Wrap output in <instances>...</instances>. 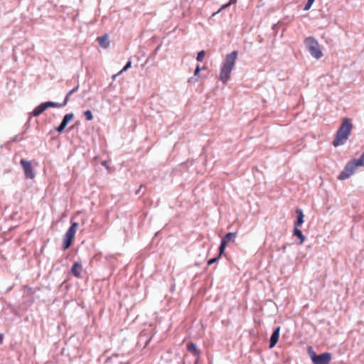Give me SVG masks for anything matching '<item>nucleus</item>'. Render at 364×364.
Segmentation results:
<instances>
[{
  "label": "nucleus",
  "instance_id": "obj_1",
  "mask_svg": "<svg viewBox=\"0 0 364 364\" xmlns=\"http://www.w3.org/2000/svg\"><path fill=\"white\" fill-rule=\"evenodd\" d=\"M237 51L234 50L226 55L224 61L222 63L220 80L225 84L230 79L232 70L235 65L237 58Z\"/></svg>",
  "mask_w": 364,
  "mask_h": 364
},
{
  "label": "nucleus",
  "instance_id": "obj_2",
  "mask_svg": "<svg viewBox=\"0 0 364 364\" xmlns=\"http://www.w3.org/2000/svg\"><path fill=\"white\" fill-rule=\"evenodd\" d=\"M353 129L352 120L350 118L343 119L333 141L334 146L344 144L348 140Z\"/></svg>",
  "mask_w": 364,
  "mask_h": 364
},
{
  "label": "nucleus",
  "instance_id": "obj_3",
  "mask_svg": "<svg viewBox=\"0 0 364 364\" xmlns=\"http://www.w3.org/2000/svg\"><path fill=\"white\" fill-rule=\"evenodd\" d=\"M362 166H364V152L359 159H353L347 164L344 169L339 174L338 179L345 180L348 178L352 174H353L358 167Z\"/></svg>",
  "mask_w": 364,
  "mask_h": 364
},
{
  "label": "nucleus",
  "instance_id": "obj_4",
  "mask_svg": "<svg viewBox=\"0 0 364 364\" xmlns=\"http://www.w3.org/2000/svg\"><path fill=\"white\" fill-rule=\"evenodd\" d=\"M304 44L311 55L316 59L323 56L318 41L314 37H308L304 40Z\"/></svg>",
  "mask_w": 364,
  "mask_h": 364
},
{
  "label": "nucleus",
  "instance_id": "obj_5",
  "mask_svg": "<svg viewBox=\"0 0 364 364\" xmlns=\"http://www.w3.org/2000/svg\"><path fill=\"white\" fill-rule=\"evenodd\" d=\"M77 226V223H73L71 226L67 230L63 239V247L64 250L68 249L71 245L73 239L75 235Z\"/></svg>",
  "mask_w": 364,
  "mask_h": 364
},
{
  "label": "nucleus",
  "instance_id": "obj_6",
  "mask_svg": "<svg viewBox=\"0 0 364 364\" xmlns=\"http://www.w3.org/2000/svg\"><path fill=\"white\" fill-rule=\"evenodd\" d=\"M309 353L314 364H329L331 360V355L329 353L316 355L311 349Z\"/></svg>",
  "mask_w": 364,
  "mask_h": 364
},
{
  "label": "nucleus",
  "instance_id": "obj_7",
  "mask_svg": "<svg viewBox=\"0 0 364 364\" xmlns=\"http://www.w3.org/2000/svg\"><path fill=\"white\" fill-rule=\"evenodd\" d=\"M235 238L236 233L235 232H228L223 237L219 247V256H221L224 253L227 245L231 242H233Z\"/></svg>",
  "mask_w": 364,
  "mask_h": 364
},
{
  "label": "nucleus",
  "instance_id": "obj_8",
  "mask_svg": "<svg viewBox=\"0 0 364 364\" xmlns=\"http://www.w3.org/2000/svg\"><path fill=\"white\" fill-rule=\"evenodd\" d=\"M20 164L23 169L24 175L26 178L33 179L35 177L31 162L25 159H21Z\"/></svg>",
  "mask_w": 364,
  "mask_h": 364
},
{
  "label": "nucleus",
  "instance_id": "obj_9",
  "mask_svg": "<svg viewBox=\"0 0 364 364\" xmlns=\"http://www.w3.org/2000/svg\"><path fill=\"white\" fill-rule=\"evenodd\" d=\"M73 117L74 114L73 113L66 114L63 117V119L60 125L55 128V130L60 133L62 132L65 129L69 122L73 119Z\"/></svg>",
  "mask_w": 364,
  "mask_h": 364
},
{
  "label": "nucleus",
  "instance_id": "obj_10",
  "mask_svg": "<svg viewBox=\"0 0 364 364\" xmlns=\"http://www.w3.org/2000/svg\"><path fill=\"white\" fill-rule=\"evenodd\" d=\"M280 328L277 327L275 328L270 337L269 348H273L277 343L279 337Z\"/></svg>",
  "mask_w": 364,
  "mask_h": 364
},
{
  "label": "nucleus",
  "instance_id": "obj_11",
  "mask_svg": "<svg viewBox=\"0 0 364 364\" xmlns=\"http://www.w3.org/2000/svg\"><path fill=\"white\" fill-rule=\"evenodd\" d=\"M296 212V214H297V220L294 223V227L299 228V226H301L304 223V213H303L301 209H297Z\"/></svg>",
  "mask_w": 364,
  "mask_h": 364
},
{
  "label": "nucleus",
  "instance_id": "obj_12",
  "mask_svg": "<svg viewBox=\"0 0 364 364\" xmlns=\"http://www.w3.org/2000/svg\"><path fill=\"white\" fill-rule=\"evenodd\" d=\"M46 109L44 102L39 105L36 107L33 111L31 113V115L37 117L39 116L41 113H43Z\"/></svg>",
  "mask_w": 364,
  "mask_h": 364
},
{
  "label": "nucleus",
  "instance_id": "obj_13",
  "mask_svg": "<svg viewBox=\"0 0 364 364\" xmlns=\"http://www.w3.org/2000/svg\"><path fill=\"white\" fill-rule=\"evenodd\" d=\"M98 41L102 48H107L109 45V37L107 35H104L98 38Z\"/></svg>",
  "mask_w": 364,
  "mask_h": 364
},
{
  "label": "nucleus",
  "instance_id": "obj_14",
  "mask_svg": "<svg viewBox=\"0 0 364 364\" xmlns=\"http://www.w3.org/2000/svg\"><path fill=\"white\" fill-rule=\"evenodd\" d=\"M71 270L74 276L79 277L82 270V265L78 262H75Z\"/></svg>",
  "mask_w": 364,
  "mask_h": 364
},
{
  "label": "nucleus",
  "instance_id": "obj_15",
  "mask_svg": "<svg viewBox=\"0 0 364 364\" xmlns=\"http://www.w3.org/2000/svg\"><path fill=\"white\" fill-rule=\"evenodd\" d=\"M294 236L297 237L299 239L300 245L302 244L305 240V237L302 232L299 229V228L294 227Z\"/></svg>",
  "mask_w": 364,
  "mask_h": 364
},
{
  "label": "nucleus",
  "instance_id": "obj_16",
  "mask_svg": "<svg viewBox=\"0 0 364 364\" xmlns=\"http://www.w3.org/2000/svg\"><path fill=\"white\" fill-rule=\"evenodd\" d=\"M188 350L191 352L194 356L198 358L200 355V351L198 350L197 346L195 343H191L188 345Z\"/></svg>",
  "mask_w": 364,
  "mask_h": 364
},
{
  "label": "nucleus",
  "instance_id": "obj_17",
  "mask_svg": "<svg viewBox=\"0 0 364 364\" xmlns=\"http://www.w3.org/2000/svg\"><path fill=\"white\" fill-rule=\"evenodd\" d=\"M45 107L46 109L50 107H63L65 105H64V102L63 103H58L54 102H44Z\"/></svg>",
  "mask_w": 364,
  "mask_h": 364
},
{
  "label": "nucleus",
  "instance_id": "obj_18",
  "mask_svg": "<svg viewBox=\"0 0 364 364\" xmlns=\"http://www.w3.org/2000/svg\"><path fill=\"white\" fill-rule=\"evenodd\" d=\"M79 88V85H77L76 87H75L73 89H72L65 96V100L63 101L64 102V105H66L68 100H69V97H70L71 95H73V93H75V92H77V90H78Z\"/></svg>",
  "mask_w": 364,
  "mask_h": 364
},
{
  "label": "nucleus",
  "instance_id": "obj_19",
  "mask_svg": "<svg viewBox=\"0 0 364 364\" xmlns=\"http://www.w3.org/2000/svg\"><path fill=\"white\" fill-rule=\"evenodd\" d=\"M205 55V50H200L198 55H197V57H196V60L199 62H201L204 59V57Z\"/></svg>",
  "mask_w": 364,
  "mask_h": 364
},
{
  "label": "nucleus",
  "instance_id": "obj_20",
  "mask_svg": "<svg viewBox=\"0 0 364 364\" xmlns=\"http://www.w3.org/2000/svg\"><path fill=\"white\" fill-rule=\"evenodd\" d=\"M84 115L87 120L91 121L93 119L92 113L90 110H87L84 112Z\"/></svg>",
  "mask_w": 364,
  "mask_h": 364
},
{
  "label": "nucleus",
  "instance_id": "obj_21",
  "mask_svg": "<svg viewBox=\"0 0 364 364\" xmlns=\"http://www.w3.org/2000/svg\"><path fill=\"white\" fill-rule=\"evenodd\" d=\"M314 1L315 0H308V1L306 2V4L304 6V10L308 11L309 9H310V8L311 7Z\"/></svg>",
  "mask_w": 364,
  "mask_h": 364
},
{
  "label": "nucleus",
  "instance_id": "obj_22",
  "mask_svg": "<svg viewBox=\"0 0 364 364\" xmlns=\"http://www.w3.org/2000/svg\"><path fill=\"white\" fill-rule=\"evenodd\" d=\"M132 66V61L129 60L124 67L119 71V73H122L123 72L127 71Z\"/></svg>",
  "mask_w": 364,
  "mask_h": 364
},
{
  "label": "nucleus",
  "instance_id": "obj_23",
  "mask_svg": "<svg viewBox=\"0 0 364 364\" xmlns=\"http://www.w3.org/2000/svg\"><path fill=\"white\" fill-rule=\"evenodd\" d=\"M230 6V4H229V3H228V4H225L223 5V6H221V8H220V9L217 12H215V13H214V14H213V16H215V14H218V13H219V12H220L221 11H223V10H224V9H225L228 8Z\"/></svg>",
  "mask_w": 364,
  "mask_h": 364
},
{
  "label": "nucleus",
  "instance_id": "obj_24",
  "mask_svg": "<svg viewBox=\"0 0 364 364\" xmlns=\"http://www.w3.org/2000/svg\"><path fill=\"white\" fill-rule=\"evenodd\" d=\"M220 257V256H219V255H218V257H214V258H212V259H209V260L208 261V265H211V264H214L216 261H218V259Z\"/></svg>",
  "mask_w": 364,
  "mask_h": 364
},
{
  "label": "nucleus",
  "instance_id": "obj_25",
  "mask_svg": "<svg viewBox=\"0 0 364 364\" xmlns=\"http://www.w3.org/2000/svg\"><path fill=\"white\" fill-rule=\"evenodd\" d=\"M197 81H198V79L196 78L195 77H191L188 79V82H190V83L196 82Z\"/></svg>",
  "mask_w": 364,
  "mask_h": 364
},
{
  "label": "nucleus",
  "instance_id": "obj_26",
  "mask_svg": "<svg viewBox=\"0 0 364 364\" xmlns=\"http://www.w3.org/2000/svg\"><path fill=\"white\" fill-rule=\"evenodd\" d=\"M201 68H200L199 65H198L194 71V75L196 76L199 72L200 71Z\"/></svg>",
  "mask_w": 364,
  "mask_h": 364
},
{
  "label": "nucleus",
  "instance_id": "obj_27",
  "mask_svg": "<svg viewBox=\"0 0 364 364\" xmlns=\"http://www.w3.org/2000/svg\"><path fill=\"white\" fill-rule=\"evenodd\" d=\"M121 74H122V73H119V72L118 73H117V74L114 75L112 76V80H116V78H117V76H119V75H121Z\"/></svg>",
  "mask_w": 364,
  "mask_h": 364
},
{
  "label": "nucleus",
  "instance_id": "obj_28",
  "mask_svg": "<svg viewBox=\"0 0 364 364\" xmlns=\"http://www.w3.org/2000/svg\"><path fill=\"white\" fill-rule=\"evenodd\" d=\"M237 2V0H230V1L228 2L229 4H230V5L232 4H234Z\"/></svg>",
  "mask_w": 364,
  "mask_h": 364
},
{
  "label": "nucleus",
  "instance_id": "obj_29",
  "mask_svg": "<svg viewBox=\"0 0 364 364\" xmlns=\"http://www.w3.org/2000/svg\"><path fill=\"white\" fill-rule=\"evenodd\" d=\"M141 188H142V186H140V188H139V189H138V190L136 191V195L139 193L140 190H141Z\"/></svg>",
  "mask_w": 364,
  "mask_h": 364
},
{
  "label": "nucleus",
  "instance_id": "obj_30",
  "mask_svg": "<svg viewBox=\"0 0 364 364\" xmlns=\"http://www.w3.org/2000/svg\"><path fill=\"white\" fill-rule=\"evenodd\" d=\"M2 340H3V336L1 334H0V343H1Z\"/></svg>",
  "mask_w": 364,
  "mask_h": 364
}]
</instances>
